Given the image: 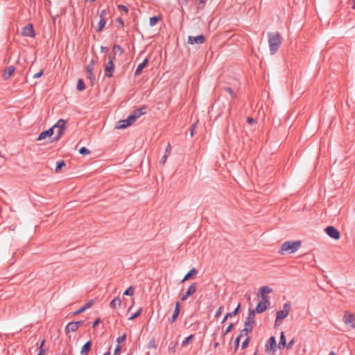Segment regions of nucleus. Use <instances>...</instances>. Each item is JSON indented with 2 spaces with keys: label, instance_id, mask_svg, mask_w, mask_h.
I'll list each match as a JSON object with an SVG mask.
<instances>
[{
  "label": "nucleus",
  "instance_id": "59",
  "mask_svg": "<svg viewBox=\"0 0 355 355\" xmlns=\"http://www.w3.org/2000/svg\"><path fill=\"white\" fill-rule=\"evenodd\" d=\"M101 322V319L97 318L92 324V327L95 328Z\"/></svg>",
  "mask_w": 355,
  "mask_h": 355
},
{
  "label": "nucleus",
  "instance_id": "47",
  "mask_svg": "<svg viewBox=\"0 0 355 355\" xmlns=\"http://www.w3.org/2000/svg\"><path fill=\"white\" fill-rule=\"evenodd\" d=\"M87 73V78H89L92 83V84H93V81L95 80V76L93 72H90V73Z\"/></svg>",
  "mask_w": 355,
  "mask_h": 355
},
{
  "label": "nucleus",
  "instance_id": "36",
  "mask_svg": "<svg viewBox=\"0 0 355 355\" xmlns=\"http://www.w3.org/2000/svg\"><path fill=\"white\" fill-rule=\"evenodd\" d=\"M135 293V288L133 286L128 287L124 292L123 295L132 296Z\"/></svg>",
  "mask_w": 355,
  "mask_h": 355
},
{
  "label": "nucleus",
  "instance_id": "4",
  "mask_svg": "<svg viewBox=\"0 0 355 355\" xmlns=\"http://www.w3.org/2000/svg\"><path fill=\"white\" fill-rule=\"evenodd\" d=\"M66 123L67 122L65 120L59 119L58 122L54 125H53V130L58 129L57 135L53 138V141H58L64 134Z\"/></svg>",
  "mask_w": 355,
  "mask_h": 355
},
{
  "label": "nucleus",
  "instance_id": "39",
  "mask_svg": "<svg viewBox=\"0 0 355 355\" xmlns=\"http://www.w3.org/2000/svg\"><path fill=\"white\" fill-rule=\"evenodd\" d=\"M79 153L83 155H87L90 154V151L85 147H82L79 149Z\"/></svg>",
  "mask_w": 355,
  "mask_h": 355
},
{
  "label": "nucleus",
  "instance_id": "26",
  "mask_svg": "<svg viewBox=\"0 0 355 355\" xmlns=\"http://www.w3.org/2000/svg\"><path fill=\"white\" fill-rule=\"evenodd\" d=\"M252 324H248V326H245L244 329H243L240 331V334H242V336H247L249 333H250L252 331Z\"/></svg>",
  "mask_w": 355,
  "mask_h": 355
},
{
  "label": "nucleus",
  "instance_id": "31",
  "mask_svg": "<svg viewBox=\"0 0 355 355\" xmlns=\"http://www.w3.org/2000/svg\"><path fill=\"white\" fill-rule=\"evenodd\" d=\"M94 65V60H92L91 62L87 65L85 71L87 73L93 72Z\"/></svg>",
  "mask_w": 355,
  "mask_h": 355
},
{
  "label": "nucleus",
  "instance_id": "5",
  "mask_svg": "<svg viewBox=\"0 0 355 355\" xmlns=\"http://www.w3.org/2000/svg\"><path fill=\"white\" fill-rule=\"evenodd\" d=\"M197 287H198L197 282H193L192 284H191L188 290L184 293H182L180 295V300L182 301H186L189 297V296L192 295L193 294H194L196 292Z\"/></svg>",
  "mask_w": 355,
  "mask_h": 355
},
{
  "label": "nucleus",
  "instance_id": "18",
  "mask_svg": "<svg viewBox=\"0 0 355 355\" xmlns=\"http://www.w3.org/2000/svg\"><path fill=\"white\" fill-rule=\"evenodd\" d=\"M148 60H149L148 58H146L144 59V60L141 63L138 64V66L135 71V75L136 76H138L141 74L143 69L147 66V64L148 63Z\"/></svg>",
  "mask_w": 355,
  "mask_h": 355
},
{
  "label": "nucleus",
  "instance_id": "12",
  "mask_svg": "<svg viewBox=\"0 0 355 355\" xmlns=\"http://www.w3.org/2000/svg\"><path fill=\"white\" fill-rule=\"evenodd\" d=\"M114 71V65L113 62H107L105 67V75L108 78H112L113 76V73Z\"/></svg>",
  "mask_w": 355,
  "mask_h": 355
},
{
  "label": "nucleus",
  "instance_id": "33",
  "mask_svg": "<svg viewBox=\"0 0 355 355\" xmlns=\"http://www.w3.org/2000/svg\"><path fill=\"white\" fill-rule=\"evenodd\" d=\"M137 120V119L135 118V116H133L132 114H130L128 118L126 119V121H127V124L128 125V126L131 125L135 121Z\"/></svg>",
  "mask_w": 355,
  "mask_h": 355
},
{
  "label": "nucleus",
  "instance_id": "23",
  "mask_svg": "<svg viewBox=\"0 0 355 355\" xmlns=\"http://www.w3.org/2000/svg\"><path fill=\"white\" fill-rule=\"evenodd\" d=\"M197 273H198V271H197V270L196 268H193L191 269L189 271V272H187L184 275L183 279L182 280V282H184L185 281H187V280L190 279L191 278L193 277V276L196 275Z\"/></svg>",
  "mask_w": 355,
  "mask_h": 355
},
{
  "label": "nucleus",
  "instance_id": "19",
  "mask_svg": "<svg viewBox=\"0 0 355 355\" xmlns=\"http://www.w3.org/2000/svg\"><path fill=\"white\" fill-rule=\"evenodd\" d=\"M255 311L254 309H249L248 315L245 322L244 326H248V324H253L254 323Z\"/></svg>",
  "mask_w": 355,
  "mask_h": 355
},
{
  "label": "nucleus",
  "instance_id": "11",
  "mask_svg": "<svg viewBox=\"0 0 355 355\" xmlns=\"http://www.w3.org/2000/svg\"><path fill=\"white\" fill-rule=\"evenodd\" d=\"M205 37L203 35H199L198 36H189L188 43L189 44H202L205 42Z\"/></svg>",
  "mask_w": 355,
  "mask_h": 355
},
{
  "label": "nucleus",
  "instance_id": "50",
  "mask_svg": "<svg viewBox=\"0 0 355 355\" xmlns=\"http://www.w3.org/2000/svg\"><path fill=\"white\" fill-rule=\"evenodd\" d=\"M294 343H295V339L293 338L291 341L288 342V344H286V348L288 349H292L293 347Z\"/></svg>",
  "mask_w": 355,
  "mask_h": 355
},
{
  "label": "nucleus",
  "instance_id": "64",
  "mask_svg": "<svg viewBox=\"0 0 355 355\" xmlns=\"http://www.w3.org/2000/svg\"><path fill=\"white\" fill-rule=\"evenodd\" d=\"M44 343H45V340H42V341L41 342V344L40 345L39 347H42L43 348V346L44 345Z\"/></svg>",
  "mask_w": 355,
  "mask_h": 355
},
{
  "label": "nucleus",
  "instance_id": "57",
  "mask_svg": "<svg viewBox=\"0 0 355 355\" xmlns=\"http://www.w3.org/2000/svg\"><path fill=\"white\" fill-rule=\"evenodd\" d=\"M247 123H248L249 124H254L256 123V121L252 117H248Z\"/></svg>",
  "mask_w": 355,
  "mask_h": 355
},
{
  "label": "nucleus",
  "instance_id": "14",
  "mask_svg": "<svg viewBox=\"0 0 355 355\" xmlns=\"http://www.w3.org/2000/svg\"><path fill=\"white\" fill-rule=\"evenodd\" d=\"M148 107L146 105H143L139 108H137L133 110L131 114L135 116L137 119L141 115L146 114L147 113Z\"/></svg>",
  "mask_w": 355,
  "mask_h": 355
},
{
  "label": "nucleus",
  "instance_id": "45",
  "mask_svg": "<svg viewBox=\"0 0 355 355\" xmlns=\"http://www.w3.org/2000/svg\"><path fill=\"white\" fill-rule=\"evenodd\" d=\"M234 327V325L232 323H230L229 324V326L226 328V329L225 330V331L223 332V335L225 336L227 334H228L229 332H230L232 331V329H233Z\"/></svg>",
  "mask_w": 355,
  "mask_h": 355
},
{
  "label": "nucleus",
  "instance_id": "30",
  "mask_svg": "<svg viewBox=\"0 0 355 355\" xmlns=\"http://www.w3.org/2000/svg\"><path fill=\"white\" fill-rule=\"evenodd\" d=\"M76 88L78 91H83L85 88V83L82 79H78Z\"/></svg>",
  "mask_w": 355,
  "mask_h": 355
},
{
  "label": "nucleus",
  "instance_id": "28",
  "mask_svg": "<svg viewBox=\"0 0 355 355\" xmlns=\"http://www.w3.org/2000/svg\"><path fill=\"white\" fill-rule=\"evenodd\" d=\"M65 166H66V164L64 160L58 162L56 164L55 169V173H60V170Z\"/></svg>",
  "mask_w": 355,
  "mask_h": 355
},
{
  "label": "nucleus",
  "instance_id": "8",
  "mask_svg": "<svg viewBox=\"0 0 355 355\" xmlns=\"http://www.w3.org/2000/svg\"><path fill=\"white\" fill-rule=\"evenodd\" d=\"M277 348L275 336H271L266 342V352H275Z\"/></svg>",
  "mask_w": 355,
  "mask_h": 355
},
{
  "label": "nucleus",
  "instance_id": "53",
  "mask_svg": "<svg viewBox=\"0 0 355 355\" xmlns=\"http://www.w3.org/2000/svg\"><path fill=\"white\" fill-rule=\"evenodd\" d=\"M167 157H168V155L165 154L161 159V160L159 161V163L162 165H164L166 162V159H167Z\"/></svg>",
  "mask_w": 355,
  "mask_h": 355
},
{
  "label": "nucleus",
  "instance_id": "52",
  "mask_svg": "<svg viewBox=\"0 0 355 355\" xmlns=\"http://www.w3.org/2000/svg\"><path fill=\"white\" fill-rule=\"evenodd\" d=\"M85 311V307H80L79 309H78L77 311H74L73 313V315H78V314H80L83 312H84Z\"/></svg>",
  "mask_w": 355,
  "mask_h": 355
},
{
  "label": "nucleus",
  "instance_id": "48",
  "mask_svg": "<svg viewBox=\"0 0 355 355\" xmlns=\"http://www.w3.org/2000/svg\"><path fill=\"white\" fill-rule=\"evenodd\" d=\"M118 9L119 10L124 11L125 13H128V8L126 6H124V5H119L118 6Z\"/></svg>",
  "mask_w": 355,
  "mask_h": 355
},
{
  "label": "nucleus",
  "instance_id": "2",
  "mask_svg": "<svg viewBox=\"0 0 355 355\" xmlns=\"http://www.w3.org/2000/svg\"><path fill=\"white\" fill-rule=\"evenodd\" d=\"M301 246L300 241H287L284 242L279 250V253L282 255L284 254L286 252L289 253L295 252L298 248Z\"/></svg>",
  "mask_w": 355,
  "mask_h": 355
},
{
  "label": "nucleus",
  "instance_id": "51",
  "mask_svg": "<svg viewBox=\"0 0 355 355\" xmlns=\"http://www.w3.org/2000/svg\"><path fill=\"white\" fill-rule=\"evenodd\" d=\"M44 73V70H40L39 72L35 73L33 75V78H38L40 77H41Z\"/></svg>",
  "mask_w": 355,
  "mask_h": 355
},
{
  "label": "nucleus",
  "instance_id": "22",
  "mask_svg": "<svg viewBox=\"0 0 355 355\" xmlns=\"http://www.w3.org/2000/svg\"><path fill=\"white\" fill-rule=\"evenodd\" d=\"M268 302H265L264 301H261L258 303L257 307H256V312L258 313H261L264 312L267 309V304Z\"/></svg>",
  "mask_w": 355,
  "mask_h": 355
},
{
  "label": "nucleus",
  "instance_id": "15",
  "mask_svg": "<svg viewBox=\"0 0 355 355\" xmlns=\"http://www.w3.org/2000/svg\"><path fill=\"white\" fill-rule=\"evenodd\" d=\"M180 306L181 305L180 302H177L175 303V310L173 311V315L171 318L168 319V321L171 324L173 323L178 318L180 311Z\"/></svg>",
  "mask_w": 355,
  "mask_h": 355
},
{
  "label": "nucleus",
  "instance_id": "6",
  "mask_svg": "<svg viewBox=\"0 0 355 355\" xmlns=\"http://www.w3.org/2000/svg\"><path fill=\"white\" fill-rule=\"evenodd\" d=\"M83 324V321H78V322H71L67 324L65 327L64 331L67 334L70 332H74L78 329V328L82 326Z\"/></svg>",
  "mask_w": 355,
  "mask_h": 355
},
{
  "label": "nucleus",
  "instance_id": "54",
  "mask_svg": "<svg viewBox=\"0 0 355 355\" xmlns=\"http://www.w3.org/2000/svg\"><path fill=\"white\" fill-rule=\"evenodd\" d=\"M94 302L93 301H89L87 302L83 307L85 308V310L90 308L93 305Z\"/></svg>",
  "mask_w": 355,
  "mask_h": 355
},
{
  "label": "nucleus",
  "instance_id": "10",
  "mask_svg": "<svg viewBox=\"0 0 355 355\" xmlns=\"http://www.w3.org/2000/svg\"><path fill=\"white\" fill-rule=\"evenodd\" d=\"M344 322L350 325L352 329H355V315L352 313L346 311L343 317Z\"/></svg>",
  "mask_w": 355,
  "mask_h": 355
},
{
  "label": "nucleus",
  "instance_id": "3",
  "mask_svg": "<svg viewBox=\"0 0 355 355\" xmlns=\"http://www.w3.org/2000/svg\"><path fill=\"white\" fill-rule=\"evenodd\" d=\"M291 306L288 303L284 305V310L278 311L276 313L275 326L280 325L282 320L286 318L290 312Z\"/></svg>",
  "mask_w": 355,
  "mask_h": 355
},
{
  "label": "nucleus",
  "instance_id": "60",
  "mask_svg": "<svg viewBox=\"0 0 355 355\" xmlns=\"http://www.w3.org/2000/svg\"><path fill=\"white\" fill-rule=\"evenodd\" d=\"M108 50H109V49H108L107 47H106V46H102L101 47V51L102 53H107V52L108 51Z\"/></svg>",
  "mask_w": 355,
  "mask_h": 355
},
{
  "label": "nucleus",
  "instance_id": "17",
  "mask_svg": "<svg viewBox=\"0 0 355 355\" xmlns=\"http://www.w3.org/2000/svg\"><path fill=\"white\" fill-rule=\"evenodd\" d=\"M53 126L48 129L47 130H45V131H43L42 132L38 137H37V141H41V140H43L44 139H46V137H51L53 135Z\"/></svg>",
  "mask_w": 355,
  "mask_h": 355
},
{
  "label": "nucleus",
  "instance_id": "16",
  "mask_svg": "<svg viewBox=\"0 0 355 355\" xmlns=\"http://www.w3.org/2000/svg\"><path fill=\"white\" fill-rule=\"evenodd\" d=\"M105 14H106V11L105 10H103L100 12V14H99L100 21L98 22V29H97V31H98V32L101 31L105 26L106 20L104 18V16L105 15Z\"/></svg>",
  "mask_w": 355,
  "mask_h": 355
},
{
  "label": "nucleus",
  "instance_id": "40",
  "mask_svg": "<svg viewBox=\"0 0 355 355\" xmlns=\"http://www.w3.org/2000/svg\"><path fill=\"white\" fill-rule=\"evenodd\" d=\"M242 337V334H239V336H237L235 339V341H234V345H235V351L237 350L238 347H239V343H240V340H241V338Z\"/></svg>",
  "mask_w": 355,
  "mask_h": 355
},
{
  "label": "nucleus",
  "instance_id": "20",
  "mask_svg": "<svg viewBox=\"0 0 355 355\" xmlns=\"http://www.w3.org/2000/svg\"><path fill=\"white\" fill-rule=\"evenodd\" d=\"M15 67L14 66H9L6 68L2 74V77L4 80H8L14 73Z\"/></svg>",
  "mask_w": 355,
  "mask_h": 355
},
{
  "label": "nucleus",
  "instance_id": "55",
  "mask_svg": "<svg viewBox=\"0 0 355 355\" xmlns=\"http://www.w3.org/2000/svg\"><path fill=\"white\" fill-rule=\"evenodd\" d=\"M171 146L168 143L166 148V150H165V154L168 155L171 153Z\"/></svg>",
  "mask_w": 355,
  "mask_h": 355
},
{
  "label": "nucleus",
  "instance_id": "56",
  "mask_svg": "<svg viewBox=\"0 0 355 355\" xmlns=\"http://www.w3.org/2000/svg\"><path fill=\"white\" fill-rule=\"evenodd\" d=\"M222 311H223V306H220L215 314V318H218L220 315Z\"/></svg>",
  "mask_w": 355,
  "mask_h": 355
},
{
  "label": "nucleus",
  "instance_id": "41",
  "mask_svg": "<svg viewBox=\"0 0 355 355\" xmlns=\"http://www.w3.org/2000/svg\"><path fill=\"white\" fill-rule=\"evenodd\" d=\"M207 0H198V9L204 8Z\"/></svg>",
  "mask_w": 355,
  "mask_h": 355
},
{
  "label": "nucleus",
  "instance_id": "13",
  "mask_svg": "<svg viewBox=\"0 0 355 355\" xmlns=\"http://www.w3.org/2000/svg\"><path fill=\"white\" fill-rule=\"evenodd\" d=\"M272 291V290L270 287L266 286H262L259 289V293L261 295L262 300L264 301L265 302H269L268 297L266 295V293H270Z\"/></svg>",
  "mask_w": 355,
  "mask_h": 355
},
{
  "label": "nucleus",
  "instance_id": "49",
  "mask_svg": "<svg viewBox=\"0 0 355 355\" xmlns=\"http://www.w3.org/2000/svg\"><path fill=\"white\" fill-rule=\"evenodd\" d=\"M115 55H116V52H114L113 53H110L107 55V59H108L107 62H113L114 59L115 58Z\"/></svg>",
  "mask_w": 355,
  "mask_h": 355
},
{
  "label": "nucleus",
  "instance_id": "7",
  "mask_svg": "<svg viewBox=\"0 0 355 355\" xmlns=\"http://www.w3.org/2000/svg\"><path fill=\"white\" fill-rule=\"evenodd\" d=\"M21 35L25 37H35V33L33 28V26L32 24H28L22 28Z\"/></svg>",
  "mask_w": 355,
  "mask_h": 355
},
{
  "label": "nucleus",
  "instance_id": "42",
  "mask_svg": "<svg viewBox=\"0 0 355 355\" xmlns=\"http://www.w3.org/2000/svg\"><path fill=\"white\" fill-rule=\"evenodd\" d=\"M141 311H142V309H139L136 313L132 314L128 319L129 320H134V319H135L136 318H137L141 314Z\"/></svg>",
  "mask_w": 355,
  "mask_h": 355
},
{
  "label": "nucleus",
  "instance_id": "61",
  "mask_svg": "<svg viewBox=\"0 0 355 355\" xmlns=\"http://www.w3.org/2000/svg\"><path fill=\"white\" fill-rule=\"evenodd\" d=\"M121 349V347L120 345H117L114 350V355L117 354L120 350Z\"/></svg>",
  "mask_w": 355,
  "mask_h": 355
},
{
  "label": "nucleus",
  "instance_id": "1",
  "mask_svg": "<svg viewBox=\"0 0 355 355\" xmlns=\"http://www.w3.org/2000/svg\"><path fill=\"white\" fill-rule=\"evenodd\" d=\"M268 37L270 53L273 55L282 44L281 35L279 33H269Z\"/></svg>",
  "mask_w": 355,
  "mask_h": 355
},
{
  "label": "nucleus",
  "instance_id": "58",
  "mask_svg": "<svg viewBox=\"0 0 355 355\" xmlns=\"http://www.w3.org/2000/svg\"><path fill=\"white\" fill-rule=\"evenodd\" d=\"M39 353L37 355H44L45 354V349L42 347H38Z\"/></svg>",
  "mask_w": 355,
  "mask_h": 355
},
{
  "label": "nucleus",
  "instance_id": "21",
  "mask_svg": "<svg viewBox=\"0 0 355 355\" xmlns=\"http://www.w3.org/2000/svg\"><path fill=\"white\" fill-rule=\"evenodd\" d=\"M92 341H87L83 347L80 351V355H88V353L91 350Z\"/></svg>",
  "mask_w": 355,
  "mask_h": 355
},
{
  "label": "nucleus",
  "instance_id": "44",
  "mask_svg": "<svg viewBox=\"0 0 355 355\" xmlns=\"http://www.w3.org/2000/svg\"><path fill=\"white\" fill-rule=\"evenodd\" d=\"M197 126V123H195L191 125V126L190 127V135L191 137H193V135H195V130H196V128Z\"/></svg>",
  "mask_w": 355,
  "mask_h": 355
},
{
  "label": "nucleus",
  "instance_id": "25",
  "mask_svg": "<svg viewBox=\"0 0 355 355\" xmlns=\"http://www.w3.org/2000/svg\"><path fill=\"white\" fill-rule=\"evenodd\" d=\"M110 306L112 309H116L121 306V300L119 297H114L110 302Z\"/></svg>",
  "mask_w": 355,
  "mask_h": 355
},
{
  "label": "nucleus",
  "instance_id": "27",
  "mask_svg": "<svg viewBox=\"0 0 355 355\" xmlns=\"http://www.w3.org/2000/svg\"><path fill=\"white\" fill-rule=\"evenodd\" d=\"M241 308V304H239L236 306V308L232 312L227 313L226 314V318H232L237 315L239 312Z\"/></svg>",
  "mask_w": 355,
  "mask_h": 355
},
{
  "label": "nucleus",
  "instance_id": "34",
  "mask_svg": "<svg viewBox=\"0 0 355 355\" xmlns=\"http://www.w3.org/2000/svg\"><path fill=\"white\" fill-rule=\"evenodd\" d=\"M160 19L159 16H154L150 18V25L151 26H155Z\"/></svg>",
  "mask_w": 355,
  "mask_h": 355
},
{
  "label": "nucleus",
  "instance_id": "35",
  "mask_svg": "<svg viewBox=\"0 0 355 355\" xmlns=\"http://www.w3.org/2000/svg\"><path fill=\"white\" fill-rule=\"evenodd\" d=\"M113 51L115 52V51H118L119 52V55H122L124 53L123 49L119 44H114L113 45Z\"/></svg>",
  "mask_w": 355,
  "mask_h": 355
},
{
  "label": "nucleus",
  "instance_id": "32",
  "mask_svg": "<svg viewBox=\"0 0 355 355\" xmlns=\"http://www.w3.org/2000/svg\"><path fill=\"white\" fill-rule=\"evenodd\" d=\"M137 120V119L135 118V116H133L132 114H130L128 118L126 119V121H127V124L128 125V126L131 125L135 121Z\"/></svg>",
  "mask_w": 355,
  "mask_h": 355
},
{
  "label": "nucleus",
  "instance_id": "29",
  "mask_svg": "<svg viewBox=\"0 0 355 355\" xmlns=\"http://www.w3.org/2000/svg\"><path fill=\"white\" fill-rule=\"evenodd\" d=\"M127 121L126 119H124V120H120L119 122H118V124L116 125V128L118 129H124V128H126L128 127V125L127 124Z\"/></svg>",
  "mask_w": 355,
  "mask_h": 355
},
{
  "label": "nucleus",
  "instance_id": "63",
  "mask_svg": "<svg viewBox=\"0 0 355 355\" xmlns=\"http://www.w3.org/2000/svg\"><path fill=\"white\" fill-rule=\"evenodd\" d=\"M189 1V0H181L180 3H181L182 5L187 6L188 4Z\"/></svg>",
  "mask_w": 355,
  "mask_h": 355
},
{
  "label": "nucleus",
  "instance_id": "43",
  "mask_svg": "<svg viewBox=\"0 0 355 355\" xmlns=\"http://www.w3.org/2000/svg\"><path fill=\"white\" fill-rule=\"evenodd\" d=\"M250 343V337H247L245 340L242 343V345H241V348L243 349H245L248 346V344Z\"/></svg>",
  "mask_w": 355,
  "mask_h": 355
},
{
  "label": "nucleus",
  "instance_id": "46",
  "mask_svg": "<svg viewBox=\"0 0 355 355\" xmlns=\"http://www.w3.org/2000/svg\"><path fill=\"white\" fill-rule=\"evenodd\" d=\"M125 338H126V334H123L121 336H119L117 338L116 342L118 343H123L125 341Z\"/></svg>",
  "mask_w": 355,
  "mask_h": 355
},
{
  "label": "nucleus",
  "instance_id": "38",
  "mask_svg": "<svg viewBox=\"0 0 355 355\" xmlns=\"http://www.w3.org/2000/svg\"><path fill=\"white\" fill-rule=\"evenodd\" d=\"M194 338L193 334H191L188 337H187L182 343V346H186L193 338Z\"/></svg>",
  "mask_w": 355,
  "mask_h": 355
},
{
  "label": "nucleus",
  "instance_id": "62",
  "mask_svg": "<svg viewBox=\"0 0 355 355\" xmlns=\"http://www.w3.org/2000/svg\"><path fill=\"white\" fill-rule=\"evenodd\" d=\"M116 21L123 27L124 26L123 21L121 18L119 17L116 19Z\"/></svg>",
  "mask_w": 355,
  "mask_h": 355
},
{
  "label": "nucleus",
  "instance_id": "9",
  "mask_svg": "<svg viewBox=\"0 0 355 355\" xmlns=\"http://www.w3.org/2000/svg\"><path fill=\"white\" fill-rule=\"evenodd\" d=\"M325 232L329 237L336 240L339 239L340 237V234L339 231L334 226H328L325 229Z\"/></svg>",
  "mask_w": 355,
  "mask_h": 355
},
{
  "label": "nucleus",
  "instance_id": "24",
  "mask_svg": "<svg viewBox=\"0 0 355 355\" xmlns=\"http://www.w3.org/2000/svg\"><path fill=\"white\" fill-rule=\"evenodd\" d=\"M285 347H286V336L284 335V331H282L281 336H280V340L279 342L278 347L282 349H284Z\"/></svg>",
  "mask_w": 355,
  "mask_h": 355
},
{
  "label": "nucleus",
  "instance_id": "37",
  "mask_svg": "<svg viewBox=\"0 0 355 355\" xmlns=\"http://www.w3.org/2000/svg\"><path fill=\"white\" fill-rule=\"evenodd\" d=\"M224 90L229 93L232 98H235L236 97V94L231 87H224Z\"/></svg>",
  "mask_w": 355,
  "mask_h": 355
}]
</instances>
